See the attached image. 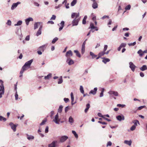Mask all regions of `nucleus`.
I'll return each instance as SVG.
<instances>
[{
    "label": "nucleus",
    "instance_id": "1",
    "mask_svg": "<svg viewBox=\"0 0 147 147\" xmlns=\"http://www.w3.org/2000/svg\"><path fill=\"white\" fill-rule=\"evenodd\" d=\"M110 96L111 97H113V96H119V93L117 91H115L112 90H110L108 92Z\"/></svg>",
    "mask_w": 147,
    "mask_h": 147
},
{
    "label": "nucleus",
    "instance_id": "2",
    "mask_svg": "<svg viewBox=\"0 0 147 147\" xmlns=\"http://www.w3.org/2000/svg\"><path fill=\"white\" fill-rule=\"evenodd\" d=\"M4 93V88L3 84H1L0 85V98L2 97V95Z\"/></svg>",
    "mask_w": 147,
    "mask_h": 147
},
{
    "label": "nucleus",
    "instance_id": "3",
    "mask_svg": "<svg viewBox=\"0 0 147 147\" xmlns=\"http://www.w3.org/2000/svg\"><path fill=\"white\" fill-rule=\"evenodd\" d=\"M81 17H80L78 19L75 18L72 22V26H77L78 24V22L80 21Z\"/></svg>",
    "mask_w": 147,
    "mask_h": 147
},
{
    "label": "nucleus",
    "instance_id": "4",
    "mask_svg": "<svg viewBox=\"0 0 147 147\" xmlns=\"http://www.w3.org/2000/svg\"><path fill=\"white\" fill-rule=\"evenodd\" d=\"M60 119L59 118V115L58 113L56 115L54 119H53V121L57 124H59V122Z\"/></svg>",
    "mask_w": 147,
    "mask_h": 147
},
{
    "label": "nucleus",
    "instance_id": "5",
    "mask_svg": "<svg viewBox=\"0 0 147 147\" xmlns=\"http://www.w3.org/2000/svg\"><path fill=\"white\" fill-rule=\"evenodd\" d=\"M68 138V137L66 136H63L60 138L59 139V142L61 143L63 142Z\"/></svg>",
    "mask_w": 147,
    "mask_h": 147
},
{
    "label": "nucleus",
    "instance_id": "6",
    "mask_svg": "<svg viewBox=\"0 0 147 147\" xmlns=\"http://www.w3.org/2000/svg\"><path fill=\"white\" fill-rule=\"evenodd\" d=\"M21 3L20 2H18L16 3H13L11 7V10H13L15 9L19 4H20Z\"/></svg>",
    "mask_w": 147,
    "mask_h": 147
},
{
    "label": "nucleus",
    "instance_id": "7",
    "mask_svg": "<svg viewBox=\"0 0 147 147\" xmlns=\"http://www.w3.org/2000/svg\"><path fill=\"white\" fill-rule=\"evenodd\" d=\"M66 62L69 65H71L74 63L73 60L71 59L70 57L67 58Z\"/></svg>",
    "mask_w": 147,
    "mask_h": 147
},
{
    "label": "nucleus",
    "instance_id": "8",
    "mask_svg": "<svg viewBox=\"0 0 147 147\" xmlns=\"http://www.w3.org/2000/svg\"><path fill=\"white\" fill-rule=\"evenodd\" d=\"M129 64V67L131 68V70L133 71H134L136 67V66L131 62H130Z\"/></svg>",
    "mask_w": 147,
    "mask_h": 147
},
{
    "label": "nucleus",
    "instance_id": "9",
    "mask_svg": "<svg viewBox=\"0 0 147 147\" xmlns=\"http://www.w3.org/2000/svg\"><path fill=\"white\" fill-rule=\"evenodd\" d=\"M57 143V142L56 140H54L52 142L49 144L48 145V147H56V145Z\"/></svg>",
    "mask_w": 147,
    "mask_h": 147
},
{
    "label": "nucleus",
    "instance_id": "10",
    "mask_svg": "<svg viewBox=\"0 0 147 147\" xmlns=\"http://www.w3.org/2000/svg\"><path fill=\"white\" fill-rule=\"evenodd\" d=\"M65 24V22L63 21H62L60 24H58V25L59 26H61L59 28V31H60L64 27Z\"/></svg>",
    "mask_w": 147,
    "mask_h": 147
},
{
    "label": "nucleus",
    "instance_id": "11",
    "mask_svg": "<svg viewBox=\"0 0 147 147\" xmlns=\"http://www.w3.org/2000/svg\"><path fill=\"white\" fill-rule=\"evenodd\" d=\"M9 125L11 126V128L13 129L14 132H15L16 131V128L17 125L14 124L12 122H11L9 123Z\"/></svg>",
    "mask_w": 147,
    "mask_h": 147
},
{
    "label": "nucleus",
    "instance_id": "12",
    "mask_svg": "<svg viewBox=\"0 0 147 147\" xmlns=\"http://www.w3.org/2000/svg\"><path fill=\"white\" fill-rule=\"evenodd\" d=\"M116 118L117 120L120 121L121 120H124L125 119L123 115L117 116Z\"/></svg>",
    "mask_w": 147,
    "mask_h": 147
},
{
    "label": "nucleus",
    "instance_id": "13",
    "mask_svg": "<svg viewBox=\"0 0 147 147\" xmlns=\"http://www.w3.org/2000/svg\"><path fill=\"white\" fill-rule=\"evenodd\" d=\"M72 55L73 53L71 50H69L65 54V56L67 58L70 57L72 56Z\"/></svg>",
    "mask_w": 147,
    "mask_h": 147
},
{
    "label": "nucleus",
    "instance_id": "14",
    "mask_svg": "<svg viewBox=\"0 0 147 147\" xmlns=\"http://www.w3.org/2000/svg\"><path fill=\"white\" fill-rule=\"evenodd\" d=\"M33 61V60L32 59L27 62H26L25 64H24V65L26 66L27 67H30V66L31 63Z\"/></svg>",
    "mask_w": 147,
    "mask_h": 147
},
{
    "label": "nucleus",
    "instance_id": "15",
    "mask_svg": "<svg viewBox=\"0 0 147 147\" xmlns=\"http://www.w3.org/2000/svg\"><path fill=\"white\" fill-rule=\"evenodd\" d=\"M47 45H43L41 46L38 49V50H39L42 52H43L46 48Z\"/></svg>",
    "mask_w": 147,
    "mask_h": 147
},
{
    "label": "nucleus",
    "instance_id": "16",
    "mask_svg": "<svg viewBox=\"0 0 147 147\" xmlns=\"http://www.w3.org/2000/svg\"><path fill=\"white\" fill-rule=\"evenodd\" d=\"M33 21V19L31 17L26 19L25 20V22L27 25H28L30 21Z\"/></svg>",
    "mask_w": 147,
    "mask_h": 147
},
{
    "label": "nucleus",
    "instance_id": "17",
    "mask_svg": "<svg viewBox=\"0 0 147 147\" xmlns=\"http://www.w3.org/2000/svg\"><path fill=\"white\" fill-rule=\"evenodd\" d=\"M42 28V25H41L40 26L38 30L37 31L36 35L37 36H38L39 35H40L41 34V30Z\"/></svg>",
    "mask_w": 147,
    "mask_h": 147
},
{
    "label": "nucleus",
    "instance_id": "18",
    "mask_svg": "<svg viewBox=\"0 0 147 147\" xmlns=\"http://www.w3.org/2000/svg\"><path fill=\"white\" fill-rule=\"evenodd\" d=\"M42 23L41 22H38L35 23L34 25V29H36L38 28L39 25H42Z\"/></svg>",
    "mask_w": 147,
    "mask_h": 147
},
{
    "label": "nucleus",
    "instance_id": "19",
    "mask_svg": "<svg viewBox=\"0 0 147 147\" xmlns=\"http://www.w3.org/2000/svg\"><path fill=\"white\" fill-rule=\"evenodd\" d=\"M97 88L96 87L94 88L93 90H91L90 92L89 93L90 94H92L93 95H95L96 92Z\"/></svg>",
    "mask_w": 147,
    "mask_h": 147
},
{
    "label": "nucleus",
    "instance_id": "20",
    "mask_svg": "<svg viewBox=\"0 0 147 147\" xmlns=\"http://www.w3.org/2000/svg\"><path fill=\"white\" fill-rule=\"evenodd\" d=\"M140 69L142 71H144L147 70V66L145 65H144L142 67L140 68Z\"/></svg>",
    "mask_w": 147,
    "mask_h": 147
},
{
    "label": "nucleus",
    "instance_id": "21",
    "mask_svg": "<svg viewBox=\"0 0 147 147\" xmlns=\"http://www.w3.org/2000/svg\"><path fill=\"white\" fill-rule=\"evenodd\" d=\"M103 59L102 60V62L106 64L107 62H109L110 61V60L109 58H102Z\"/></svg>",
    "mask_w": 147,
    "mask_h": 147
},
{
    "label": "nucleus",
    "instance_id": "22",
    "mask_svg": "<svg viewBox=\"0 0 147 147\" xmlns=\"http://www.w3.org/2000/svg\"><path fill=\"white\" fill-rule=\"evenodd\" d=\"M145 107V106H140V107H138V108L137 109H136V110H133V113H136V112L137 110H141V109H142L143 108H144Z\"/></svg>",
    "mask_w": 147,
    "mask_h": 147
},
{
    "label": "nucleus",
    "instance_id": "23",
    "mask_svg": "<svg viewBox=\"0 0 147 147\" xmlns=\"http://www.w3.org/2000/svg\"><path fill=\"white\" fill-rule=\"evenodd\" d=\"M90 56H92V59H94L97 57V55H95L94 53L92 52H90Z\"/></svg>",
    "mask_w": 147,
    "mask_h": 147
},
{
    "label": "nucleus",
    "instance_id": "24",
    "mask_svg": "<svg viewBox=\"0 0 147 147\" xmlns=\"http://www.w3.org/2000/svg\"><path fill=\"white\" fill-rule=\"evenodd\" d=\"M124 143L125 144L128 145L130 146L131 145L132 142L131 140L129 141L125 140L124 141Z\"/></svg>",
    "mask_w": 147,
    "mask_h": 147
},
{
    "label": "nucleus",
    "instance_id": "25",
    "mask_svg": "<svg viewBox=\"0 0 147 147\" xmlns=\"http://www.w3.org/2000/svg\"><path fill=\"white\" fill-rule=\"evenodd\" d=\"M93 2V3L92 5V7L94 9H96L98 7V4L95 1Z\"/></svg>",
    "mask_w": 147,
    "mask_h": 147
},
{
    "label": "nucleus",
    "instance_id": "26",
    "mask_svg": "<svg viewBox=\"0 0 147 147\" xmlns=\"http://www.w3.org/2000/svg\"><path fill=\"white\" fill-rule=\"evenodd\" d=\"M69 122L70 123H71V125H72V123L74 122V120L73 118L71 116H70L69 118Z\"/></svg>",
    "mask_w": 147,
    "mask_h": 147
},
{
    "label": "nucleus",
    "instance_id": "27",
    "mask_svg": "<svg viewBox=\"0 0 147 147\" xmlns=\"http://www.w3.org/2000/svg\"><path fill=\"white\" fill-rule=\"evenodd\" d=\"M52 76V74L50 73L47 76L45 77V80H49L50 78Z\"/></svg>",
    "mask_w": 147,
    "mask_h": 147
},
{
    "label": "nucleus",
    "instance_id": "28",
    "mask_svg": "<svg viewBox=\"0 0 147 147\" xmlns=\"http://www.w3.org/2000/svg\"><path fill=\"white\" fill-rule=\"evenodd\" d=\"M75 53H76V56L79 57H81L80 54L79 53L78 51L76 50H75L74 51Z\"/></svg>",
    "mask_w": 147,
    "mask_h": 147
},
{
    "label": "nucleus",
    "instance_id": "29",
    "mask_svg": "<svg viewBox=\"0 0 147 147\" xmlns=\"http://www.w3.org/2000/svg\"><path fill=\"white\" fill-rule=\"evenodd\" d=\"M22 21L21 20H19L17 24H14L15 26H19L22 25Z\"/></svg>",
    "mask_w": 147,
    "mask_h": 147
},
{
    "label": "nucleus",
    "instance_id": "30",
    "mask_svg": "<svg viewBox=\"0 0 147 147\" xmlns=\"http://www.w3.org/2000/svg\"><path fill=\"white\" fill-rule=\"evenodd\" d=\"M141 49L139 50L137 52V53L139 55V56L140 57L142 56L144 54L143 53Z\"/></svg>",
    "mask_w": 147,
    "mask_h": 147
},
{
    "label": "nucleus",
    "instance_id": "31",
    "mask_svg": "<svg viewBox=\"0 0 147 147\" xmlns=\"http://www.w3.org/2000/svg\"><path fill=\"white\" fill-rule=\"evenodd\" d=\"M27 138L29 140H33L34 138V137L32 136H29L28 135H27Z\"/></svg>",
    "mask_w": 147,
    "mask_h": 147
},
{
    "label": "nucleus",
    "instance_id": "32",
    "mask_svg": "<svg viewBox=\"0 0 147 147\" xmlns=\"http://www.w3.org/2000/svg\"><path fill=\"white\" fill-rule=\"evenodd\" d=\"M16 33L18 35H21L22 34L21 31V30H19L18 28L16 32Z\"/></svg>",
    "mask_w": 147,
    "mask_h": 147
},
{
    "label": "nucleus",
    "instance_id": "33",
    "mask_svg": "<svg viewBox=\"0 0 147 147\" xmlns=\"http://www.w3.org/2000/svg\"><path fill=\"white\" fill-rule=\"evenodd\" d=\"M95 26H94V24L92 23H90V26L88 28V29H94V28Z\"/></svg>",
    "mask_w": 147,
    "mask_h": 147
},
{
    "label": "nucleus",
    "instance_id": "34",
    "mask_svg": "<svg viewBox=\"0 0 147 147\" xmlns=\"http://www.w3.org/2000/svg\"><path fill=\"white\" fill-rule=\"evenodd\" d=\"M80 92L82 94L84 93V90L82 86H80Z\"/></svg>",
    "mask_w": 147,
    "mask_h": 147
},
{
    "label": "nucleus",
    "instance_id": "35",
    "mask_svg": "<svg viewBox=\"0 0 147 147\" xmlns=\"http://www.w3.org/2000/svg\"><path fill=\"white\" fill-rule=\"evenodd\" d=\"M104 88H102L101 89V92L100 94V97H102L103 96V92L104 91Z\"/></svg>",
    "mask_w": 147,
    "mask_h": 147
},
{
    "label": "nucleus",
    "instance_id": "36",
    "mask_svg": "<svg viewBox=\"0 0 147 147\" xmlns=\"http://www.w3.org/2000/svg\"><path fill=\"white\" fill-rule=\"evenodd\" d=\"M63 108V106L62 105H60L59 107V108L58 110V112L59 113H61L62 111V110Z\"/></svg>",
    "mask_w": 147,
    "mask_h": 147
},
{
    "label": "nucleus",
    "instance_id": "37",
    "mask_svg": "<svg viewBox=\"0 0 147 147\" xmlns=\"http://www.w3.org/2000/svg\"><path fill=\"white\" fill-rule=\"evenodd\" d=\"M72 133L74 134L76 138L77 139L78 138V136L76 132L75 131L73 130L72 131Z\"/></svg>",
    "mask_w": 147,
    "mask_h": 147
},
{
    "label": "nucleus",
    "instance_id": "38",
    "mask_svg": "<svg viewBox=\"0 0 147 147\" xmlns=\"http://www.w3.org/2000/svg\"><path fill=\"white\" fill-rule=\"evenodd\" d=\"M77 3V0H73L71 2V6H74Z\"/></svg>",
    "mask_w": 147,
    "mask_h": 147
},
{
    "label": "nucleus",
    "instance_id": "39",
    "mask_svg": "<svg viewBox=\"0 0 147 147\" xmlns=\"http://www.w3.org/2000/svg\"><path fill=\"white\" fill-rule=\"evenodd\" d=\"M62 76H61L60 77V78L59 79V81L58 82V84H61L63 82V80L62 78Z\"/></svg>",
    "mask_w": 147,
    "mask_h": 147
},
{
    "label": "nucleus",
    "instance_id": "40",
    "mask_svg": "<svg viewBox=\"0 0 147 147\" xmlns=\"http://www.w3.org/2000/svg\"><path fill=\"white\" fill-rule=\"evenodd\" d=\"M58 40V38L57 37L55 38L52 40V43L53 44L55 43Z\"/></svg>",
    "mask_w": 147,
    "mask_h": 147
},
{
    "label": "nucleus",
    "instance_id": "41",
    "mask_svg": "<svg viewBox=\"0 0 147 147\" xmlns=\"http://www.w3.org/2000/svg\"><path fill=\"white\" fill-rule=\"evenodd\" d=\"M70 96H71V102H74V98L73 94L72 92H71V93Z\"/></svg>",
    "mask_w": 147,
    "mask_h": 147
},
{
    "label": "nucleus",
    "instance_id": "42",
    "mask_svg": "<svg viewBox=\"0 0 147 147\" xmlns=\"http://www.w3.org/2000/svg\"><path fill=\"white\" fill-rule=\"evenodd\" d=\"M105 54V52H104V51H102L100 52L98 54V55H99V56H100V57H101L103 55Z\"/></svg>",
    "mask_w": 147,
    "mask_h": 147
},
{
    "label": "nucleus",
    "instance_id": "43",
    "mask_svg": "<svg viewBox=\"0 0 147 147\" xmlns=\"http://www.w3.org/2000/svg\"><path fill=\"white\" fill-rule=\"evenodd\" d=\"M47 121L46 119H44L42 120V122L40 124V125H42L45 124V123Z\"/></svg>",
    "mask_w": 147,
    "mask_h": 147
},
{
    "label": "nucleus",
    "instance_id": "44",
    "mask_svg": "<svg viewBox=\"0 0 147 147\" xmlns=\"http://www.w3.org/2000/svg\"><path fill=\"white\" fill-rule=\"evenodd\" d=\"M130 8H131L130 5H128L125 7V9L126 10H129L130 9Z\"/></svg>",
    "mask_w": 147,
    "mask_h": 147
},
{
    "label": "nucleus",
    "instance_id": "45",
    "mask_svg": "<svg viewBox=\"0 0 147 147\" xmlns=\"http://www.w3.org/2000/svg\"><path fill=\"white\" fill-rule=\"evenodd\" d=\"M3 120L4 121H5L6 120V119L2 116H0V121Z\"/></svg>",
    "mask_w": 147,
    "mask_h": 147
},
{
    "label": "nucleus",
    "instance_id": "46",
    "mask_svg": "<svg viewBox=\"0 0 147 147\" xmlns=\"http://www.w3.org/2000/svg\"><path fill=\"white\" fill-rule=\"evenodd\" d=\"M136 126L135 125H134L132 126L130 128V130L131 131H134V130L136 128Z\"/></svg>",
    "mask_w": 147,
    "mask_h": 147
},
{
    "label": "nucleus",
    "instance_id": "47",
    "mask_svg": "<svg viewBox=\"0 0 147 147\" xmlns=\"http://www.w3.org/2000/svg\"><path fill=\"white\" fill-rule=\"evenodd\" d=\"M28 67H27L26 66L24 65L22 67V69L24 71H26L27 69V68Z\"/></svg>",
    "mask_w": 147,
    "mask_h": 147
},
{
    "label": "nucleus",
    "instance_id": "48",
    "mask_svg": "<svg viewBox=\"0 0 147 147\" xmlns=\"http://www.w3.org/2000/svg\"><path fill=\"white\" fill-rule=\"evenodd\" d=\"M85 47H82L81 49V53L82 54H83L84 53L85 50Z\"/></svg>",
    "mask_w": 147,
    "mask_h": 147
},
{
    "label": "nucleus",
    "instance_id": "49",
    "mask_svg": "<svg viewBox=\"0 0 147 147\" xmlns=\"http://www.w3.org/2000/svg\"><path fill=\"white\" fill-rule=\"evenodd\" d=\"M136 44V42H134L133 43H128V44L129 46H134Z\"/></svg>",
    "mask_w": 147,
    "mask_h": 147
},
{
    "label": "nucleus",
    "instance_id": "50",
    "mask_svg": "<svg viewBox=\"0 0 147 147\" xmlns=\"http://www.w3.org/2000/svg\"><path fill=\"white\" fill-rule=\"evenodd\" d=\"M117 106L118 107H121L122 108L124 107L125 106V105H121V104H118L117 105Z\"/></svg>",
    "mask_w": 147,
    "mask_h": 147
},
{
    "label": "nucleus",
    "instance_id": "51",
    "mask_svg": "<svg viewBox=\"0 0 147 147\" xmlns=\"http://www.w3.org/2000/svg\"><path fill=\"white\" fill-rule=\"evenodd\" d=\"M11 22L10 20H7V22L6 23V24L9 25V26H10L11 25Z\"/></svg>",
    "mask_w": 147,
    "mask_h": 147
},
{
    "label": "nucleus",
    "instance_id": "52",
    "mask_svg": "<svg viewBox=\"0 0 147 147\" xmlns=\"http://www.w3.org/2000/svg\"><path fill=\"white\" fill-rule=\"evenodd\" d=\"M108 47V46L107 45H105L104 46V48L103 49V51L105 52L106 51Z\"/></svg>",
    "mask_w": 147,
    "mask_h": 147
},
{
    "label": "nucleus",
    "instance_id": "53",
    "mask_svg": "<svg viewBox=\"0 0 147 147\" xmlns=\"http://www.w3.org/2000/svg\"><path fill=\"white\" fill-rule=\"evenodd\" d=\"M69 106H67L65 107V113H67V111L69 110Z\"/></svg>",
    "mask_w": 147,
    "mask_h": 147
},
{
    "label": "nucleus",
    "instance_id": "54",
    "mask_svg": "<svg viewBox=\"0 0 147 147\" xmlns=\"http://www.w3.org/2000/svg\"><path fill=\"white\" fill-rule=\"evenodd\" d=\"M134 125H135L136 126H137V123L139 124V121L137 120H135V121L134 122Z\"/></svg>",
    "mask_w": 147,
    "mask_h": 147
},
{
    "label": "nucleus",
    "instance_id": "55",
    "mask_svg": "<svg viewBox=\"0 0 147 147\" xmlns=\"http://www.w3.org/2000/svg\"><path fill=\"white\" fill-rule=\"evenodd\" d=\"M15 99L17 100L18 99V95L17 94V91H16V93L15 94Z\"/></svg>",
    "mask_w": 147,
    "mask_h": 147
},
{
    "label": "nucleus",
    "instance_id": "56",
    "mask_svg": "<svg viewBox=\"0 0 147 147\" xmlns=\"http://www.w3.org/2000/svg\"><path fill=\"white\" fill-rule=\"evenodd\" d=\"M76 14V13H71V18H74Z\"/></svg>",
    "mask_w": 147,
    "mask_h": 147
},
{
    "label": "nucleus",
    "instance_id": "57",
    "mask_svg": "<svg viewBox=\"0 0 147 147\" xmlns=\"http://www.w3.org/2000/svg\"><path fill=\"white\" fill-rule=\"evenodd\" d=\"M112 145V143L111 141H109L108 142L107 145V146H111Z\"/></svg>",
    "mask_w": 147,
    "mask_h": 147
},
{
    "label": "nucleus",
    "instance_id": "58",
    "mask_svg": "<svg viewBox=\"0 0 147 147\" xmlns=\"http://www.w3.org/2000/svg\"><path fill=\"white\" fill-rule=\"evenodd\" d=\"M79 13H76L75 16L76 18H75L78 19V18L80 17H79Z\"/></svg>",
    "mask_w": 147,
    "mask_h": 147
},
{
    "label": "nucleus",
    "instance_id": "59",
    "mask_svg": "<svg viewBox=\"0 0 147 147\" xmlns=\"http://www.w3.org/2000/svg\"><path fill=\"white\" fill-rule=\"evenodd\" d=\"M126 45L125 43H122L120 45L122 47H125L126 46Z\"/></svg>",
    "mask_w": 147,
    "mask_h": 147
},
{
    "label": "nucleus",
    "instance_id": "60",
    "mask_svg": "<svg viewBox=\"0 0 147 147\" xmlns=\"http://www.w3.org/2000/svg\"><path fill=\"white\" fill-rule=\"evenodd\" d=\"M98 123H101V124H103V125H106L107 124V123L106 122H102V121H98Z\"/></svg>",
    "mask_w": 147,
    "mask_h": 147
},
{
    "label": "nucleus",
    "instance_id": "61",
    "mask_svg": "<svg viewBox=\"0 0 147 147\" xmlns=\"http://www.w3.org/2000/svg\"><path fill=\"white\" fill-rule=\"evenodd\" d=\"M64 100L65 103H67L69 101V99L67 98H64Z\"/></svg>",
    "mask_w": 147,
    "mask_h": 147
},
{
    "label": "nucleus",
    "instance_id": "62",
    "mask_svg": "<svg viewBox=\"0 0 147 147\" xmlns=\"http://www.w3.org/2000/svg\"><path fill=\"white\" fill-rule=\"evenodd\" d=\"M34 4L35 6H36L38 7L40 5L39 4L35 2H34Z\"/></svg>",
    "mask_w": 147,
    "mask_h": 147
},
{
    "label": "nucleus",
    "instance_id": "63",
    "mask_svg": "<svg viewBox=\"0 0 147 147\" xmlns=\"http://www.w3.org/2000/svg\"><path fill=\"white\" fill-rule=\"evenodd\" d=\"M98 115L99 117H100L102 118H103L104 116H103L101 113H98Z\"/></svg>",
    "mask_w": 147,
    "mask_h": 147
},
{
    "label": "nucleus",
    "instance_id": "64",
    "mask_svg": "<svg viewBox=\"0 0 147 147\" xmlns=\"http://www.w3.org/2000/svg\"><path fill=\"white\" fill-rule=\"evenodd\" d=\"M25 40L27 41H29L30 40V36L29 35L27 36Z\"/></svg>",
    "mask_w": 147,
    "mask_h": 147
}]
</instances>
